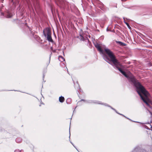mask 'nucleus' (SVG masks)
<instances>
[{"instance_id": "nucleus-1", "label": "nucleus", "mask_w": 152, "mask_h": 152, "mask_svg": "<svg viewBox=\"0 0 152 152\" xmlns=\"http://www.w3.org/2000/svg\"><path fill=\"white\" fill-rule=\"evenodd\" d=\"M95 47L102 55L103 59L107 62L111 64L115 69H118L119 71L129 80L136 87V91L140 96L143 101L149 107H150L148 102V96L149 93L132 75H128L125 72L123 71L120 67L121 64L115 58L113 53L105 46L100 45L97 43L94 44Z\"/></svg>"}, {"instance_id": "nucleus-2", "label": "nucleus", "mask_w": 152, "mask_h": 152, "mask_svg": "<svg viewBox=\"0 0 152 152\" xmlns=\"http://www.w3.org/2000/svg\"><path fill=\"white\" fill-rule=\"evenodd\" d=\"M43 34L45 37H46L47 39L49 42H53L50 32L48 29L46 28L44 29L43 31Z\"/></svg>"}, {"instance_id": "nucleus-3", "label": "nucleus", "mask_w": 152, "mask_h": 152, "mask_svg": "<svg viewBox=\"0 0 152 152\" xmlns=\"http://www.w3.org/2000/svg\"><path fill=\"white\" fill-rule=\"evenodd\" d=\"M84 101L85 102L87 103H94L95 104H102L105 105L106 106H107L109 107H110L112 110H114L119 115H121L124 117H125L124 115H123L117 112L116 111V110L114 109V108H113L111 106H109L108 104H102L99 102L98 101H92V100H86L84 99H82L80 101Z\"/></svg>"}, {"instance_id": "nucleus-4", "label": "nucleus", "mask_w": 152, "mask_h": 152, "mask_svg": "<svg viewBox=\"0 0 152 152\" xmlns=\"http://www.w3.org/2000/svg\"><path fill=\"white\" fill-rule=\"evenodd\" d=\"M59 3L60 4V7L63 9H65V7L66 6V4H67V2L65 0H58Z\"/></svg>"}, {"instance_id": "nucleus-5", "label": "nucleus", "mask_w": 152, "mask_h": 152, "mask_svg": "<svg viewBox=\"0 0 152 152\" xmlns=\"http://www.w3.org/2000/svg\"><path fill=\"white\" fill-rule=\"evenodd\" d=\"M131 152H149V151L146 150L142 149L140 147L137 146L135 147Z\"/></svg>"}, {"instance_id": "nucleus-6", "label": "nucleus", "mask_w": 152, "mask_h": 152, "mask_svg": "<svg viewBox=\"0 0 152 152\" xmlns=\"http://www.w3.org/2000/svg\"><path fill=\"white\" fill-rule=\"evenodd\" d=\"M64 100V98L63 96H61L59 97V101L61 102H63Z\"/></svg>"}, {"instance_id": "nucleus-7", "label": "nucleus", "mask_w": 152, "mask_h": 152, "mask_svg": "<svg viewBox=\"0 0 152 152\" xmlns=\"http://www.w3.org/2000/svg\"><path fill=\"white\" fill-rule=\"evenodd\" d=\"M58 59L59 61L62 62L65 61L64 58L61 56H59Z\"/></svg>"}, {"instance_id": "nucleus-8", "label": "nucleus", "mask_w": 152, "mask_h": 152, "mask_svg": "<svg viewBox=\"0 0 152 152\" xmlns=\"http://www.w3.org/2000/svg\"><path fill=\"white\" fill-rule=\"evenodd\" d=\"M123 19L124 20V22L127 26V27H128V28H129V29H130L131 28V27L129 25V23L125 21V18L124 17L123 18Z\"/></svg>"}, {"instance_id": "nucleus-9", "label": "nucleus", "mask_w": 152, "mask_h": 152, "mask_svg": "<svg viewBox=\"0 0 152 152\" xmlns=\"http://www.w3.org/2000/svg\"><path fill=\"white\" fill-rule=\"evenodd\" d=\"M117 43L120 45L122 46H125L126 45V44L124 43L118 41L117 42Z\"/></svg>"}, {"instance_id": "nucleus-10", "label": "nucleus", "mask_w": 152, "mask_h": 152, "mask_svg": "<svg viewBox=\"0 0 152 152\" xmlns=\"http://www.w3.org/2000/svg\"><path fill=\"white\" fill-rule=\"evenodd\" d=\"M71 101V99L70 98H68L66 100V103L67 104H69Z\"/></svg>"}, {"instance_id": "nucleus-11", "label": "nucleus", "mask_w": 152, "mask_h": 152, "mask_svg": "<svg viewBox=\"0 0 152 152\" xmlns=\"http://www.w3.org/2000/svg\"><path fill=\"white\" fill-rule=\"evenodd\" d=\"M80 40H81L84 41V38L82 36H80Z\"/></svg>"}, {"instance_id": "nucleus-12", "label": "nucleus", "mask_w": 152, "mask_h": 152, "mask_svg": "<svg viewBox=\"0 0 152 152\" xmlns=\"http://www.w3.org/2000/svg\"><path fill=\"white\" fill-rule=\"evenodd\" d=\"M7 18H10L11 17V16L10 15H7Z\"/></svg>"}, {"instance_id": "nucleus-13", "label": "nucleus", "mask_w": 152, "mask_h": 152, "mask_svg": "<svg viewBox=\"0 0 152 152\" xmlns=\"http://www.w3.org/2000/svg\"><path fill=\"white\" fill-rule=\"evenodd\" d=\"M70 142L71 143L72 145L76 148V149H77V150L78 151L77 149L76 148V147H75V146L74 145H73V144L72 143V142Z\"/></svg>"}, {"instance_id": "nucleus-14", "label": "nucleus", "mask_w": 152, "mask_h": 152, "mask_svg": "<svg viewBox=\"0 0 152 152\" xmlns=\"http://www.w3.org/2000/svg\"><path fill=\"white\" fill-rule=\"evenodd\" d=\"M16 140V141L17 142H20L18 141V139H16L15 140Z\"/></svg>"}, {"instance_id": "nucleus-15", "label": "nucleus", "mask_w": 152, "mask_h": 152, "mask_svg": "<svg viewBox=\"0 0 152 152\" xmlns=\"http://www.w3.org/2000/svg\"><path fill=\"white\" fill-rule=\"evenodd\" d=\"M77 85L78 86V87L77 88V89H78L79 88V85H78V83H77Z\"/></svg>"}, {"instance_id": "nucleus-16", "label": "nucleus", "mask_w": 152, "mask_h": 152, "mask_svg": "<svg viewBox=\"0 0 152 152\" xmlns=\"http://www.w3.org/2000/svg\"><path fill=\"white\" fill-rule=\"evenodd\" d=\"M69 138H70V131H69Z\"/></svg>"}, {"instance_id": "nucleus-17", "label": "nucleus", "mask_w": 152, "mask_h": 152, "mask_svg": "<svg viewBox=\"0 0 152 152\" xmlns=\"http://www.w3.org/2000/svg\"><path fill=\"white\" fill-rule=\"evenodd\" d=\"M151 105H152V102H151Z\"/></svg>"}, {"instance_id": "nucleus-18", "label": "nucleus", "mask_w": 152, "mask_h": 152, "mask_svg": "<svg viewBox=\"0 0 152 152\" xmlns=\"http://www.w3.org/2000/svg\"><path fill=\"white\" fill-rule=\"evenodd\" d=\"M107 31H109V30H108V28H107Z\"/></svg>"}, {"instance_id": "nucleus-19", "label": "nucleus", "mask_w": 152, "mask_h": 152, "mask_svg": "<svg viewBox=\"0 0 152 152\" xmlns=\"http://www.w3.org/2000/svg\"><path fill=\"white\" fill-rule=\"evenodd\" d=\"M44 76H45V75H43V78L44 77Z\"/></svg>"}, {"instance_id": "nucleus-20", "label": "nucleus", "mask_w": 152, "mask_h": 152, "mask_svg": "<svg viewBox=\"0 0 152 152\" xmlns=\"http://www.w3.org/2000/svg\"><path fill=\"white\" fill-rule=\"evenodd\" d=\"M63 54H64V52L63 51Z\"/></svg>"}]
</instances>
